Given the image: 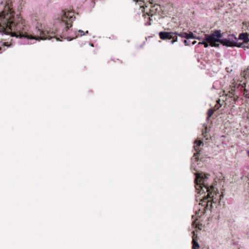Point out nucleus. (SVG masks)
<instances>
[{
    "label": "nucleus",
    "instance_id": "20e7f679",
    "mask_svg": "<svg viewBox=\"0 0 249 249\" xmlns=\"http://www.w3.org/2000/svg\"><path fill=\"white\" fill-rule=\"evenodd\" d=\"M142 8V11H144L146 14L144 15L145 24L151 25L155 23L156 20V4L153 0H133Z\"/></svg>",
    "mask_w": 249,
    "mask_h": 249
},
{
    "label": "nucleus",
    "instance_id": "f257e3e1",
    "mask_svg": "<svg viewBox=\"0 0 249 249\" xmlns=\"http://www.w3.org/2000/svg\"><path fill=\"white\" fill-rule=\"evenodd\" d=\"M4 4L3 10L0 13V32L20 38L44 40L54 37L56 40H61L54 29L43 31L36 27L34 36L28 35L25 20L19 15H16L12 0H6Z\"/></svg>",
    "mask_w": 249,
    "mask_h": 249
},
{
    "label": "nucleus",
    "instance_id": "39448f33",
    "mask_svg": "<svg viewBox=\"0 0 249 249\" xmlns=\"http://www.w3.org/2000/svg\"><path fill=\"white\" fill-rule=\"evenodd\" d=\"M205 35V40L210 43V45L212 47H219L220 43L221 44L222 38L224 34L221 33L220 30H215L210 34Z\"/></svg>",
    "mask_w": 249,
    "mask_h": 249
},
{
    "label": "nucleus",
    "instance_id": "7ed1b4c3",
    "mask_svg": "<svg viewBox=\"0 0 249 249\" xmlns=\"http://www.w3.org/2000/svg\"><path fill=\"white\" fill-rule=\"evenodd\" d=\"M63 14L61 18V20L64 23L65 27L64 30L60 35V38L71 40L78 36H81L89 33L88 31L84 32L81 30H78L77 32L70 31L69 29L72 26V23L75 18L73 13L71 11H63Z\"/></svg>",
    "mask_w": 249,
    "mask_h": 249
},
{
    "label": "nucleus",
    "instance_id": "bb28decb",
    "mask_svg": "<svg viewBox=\"0 0 249 249\" xmlns=\"http://www.w3.org/2000/svg\"><path fill=\"white\" fill-rule=\"evenodd\" d=\"M207 126H206L205 127V133L207 132Z\"/></svg>",
    "mask_w": 249,
    "mask_h": 249
},
{
    "label": "nucleus",
    "instance_id": "c85d7f7f",
    "mask_svg": "<svg viewBox=\"0 0 249 249\" xmlns=\"http://www.w3.org/2000/svg\"><path fill=\"white\" fill-rule=\"evenodd\" d=\"M248 156L249 157V150L248 151Z\"/></svg>",
    "mask_w": 249,
    "mask_h": 249
},
{
    "label": "nucleus",
    "instance_id": "a211bd4d",
    "mask_svg": "<svg viewBox=\"0 0 249 249\" xmlns=\"http://www.w3.org/2000/svg\"><path fill=\"white\" fill-rule=\"evenodd\" d=\"M205 42V35L204 34V40H202L201 42H199L198 44V45H203V44H204Z\"/></svg>",
    "mask_w": 249,
    "mask_h": 249
},
{
    "label": "nucleus",
    "instance_id": "ddd939ff",
    "mask_svg": "<svg viewBox=\"0 0 249 249\" xmlns=\"http://www.w3.org/2000/svg\"><path fill=\"white\" fill-rule=\"evenodd\" d=\"M214 109L212 108H210L208 110V111L207 112V115H208L207 118V120H209V118L213 115V114L214 113Z\"/></svg>",
    "mask_w": 249,
    "mask_h": 249
},
{
    "label": "nucleus",
    "instance_id": "2eb2a0df",
    "mask_svg": "<svg viewBox=\"0 0 249 249\" xmlns=\"http://www.w3.org/2000/svg\"><path fill=\"white\" fill-rule=\"evenodd\" d=\"M240 93V92L237 93L236 94V95L233 96V100L235 102H236L238 100V99L239 98Z\"/></svg>",
    "mask_w": 249,
    "mask_h": 249
},
{
    "label": "nucleus",
    "instance_id": "6ab92c4d",
    "mask_svg": "<svg viewBox=\"0 0 249 249\" xmlns=\"http://www.w3.org/2000/svg\"><path fill=\"white\" fill-rule=\"evenodd\" d=\"M204 47L205 48H207L209 46H210V43L208 42V41H207L206 40H205V43L204 44H203Z\"/></svg>",
    "mask_w": 249,
    "mask_h": 249
},
{
    "label": "nucleus",
    "instance_id": "423d86ee",
    "mask_svg": "<svg viewBox=\"0 0 249 249\" xmlns=\"http://www.w3.org/2000/svg\"><path fill=\"white\" fill-rule=\"evenodd\" d=\"M221 44L227 47L243 48V43L237 42V37L233 34H228L227 38L222 37Z\"/></svg>",
    "mask_w": 249,
    "mask_h": 249
},
{
    "label": "nucleus",
    "instance_id": "6e6552de",
    "mask_svg": "<svg viewBox=\"0 0 249 249\" xmlns=\"http://www.w3.org/2000/svg\"><path fill=\"white\" fill-rule=\"evenodd\" d=\"M236 89H238L240 91L239 92H242V91H247V89H245V87L244 86L239 84L237 85L236 86H234L231 88V90L229 91V93L232 95L234 96L235 95H236L237 93H239L238 91H237Z\"/></svg>",
    "mask_w": 249,
    "mask_h": 249
},
{
    "label": "nucleus",
    "instance_id": "9d476101",
    "mask_svg": "<svg viewBox=\"0 0 249 249\" xmlns=\"http://www.w3.org/2000/svg\"><path fill=\"white\" fill-rule=\"evenodd\" d=\"M237 41L238 40H243L244 42L243 44L244 43L245 44H249V34L247 33H240L238 37L237 38Z\"/></svg>",
    "mask_w": 249,
    "mask_h": 249
},
{
    "label": "nucleus",
    "instance_id": "393cba45",
    "mask_svg": "<svg viewBox=\"0 0 249 249\" xmlns=\"http://www.w3.org/2000/svg\"><path fill=\"white\" fill-rule=\"evenodd\" d=\"M200 211V209H199V210H198V211H196V214H198V213H199V211Z\"/></svg>",
    "mask_w": 249,
    "mask_h": 249
},
{
    "label": "nucleus",
    "instance_id": "0eeeda50",
    "mask_svg": "<svg viewBox=\"0 0 249 249\" xmlns=\"http://www.w3.org/2000/svg\"><path fill=\"white\" fill-rule=\"evenodd\" d=\"M182 32L178 33V32H160L159 33V36L161 39H169L172 40L170 41V43L173 44L174 42L177 41L178 36L182 37Z\"/></svg>",
    "mask_w": 249,
    "mask_h": 249
},
{
    "label": "nucleus",
    "instance_id": "1a4fd4ad",
    "mask_svg": "<svg viewBox=\"0 0 249 249\" xmlns=\"http://www.w3.org/2000/svg\"><path fill=\"white\" fill-rule=\"evenodd\" d=\"M195 145L194 146V147L195 148V151L196 152H198V147H199L201 145H203V142L202 141L196 140L194 142ZM199 154L198 153H195L193 157L192 158V160H193V158H194V160H195V161H196L198 160V158L197 157V155Z\"/></svg>",
    "mask_w": 249,
    "mask_h": 249
},
{
    "label": "nucleus",
    "instance_id": "f3484780",
    "mask_svg": "<svg viewBox=\"0 0 249 249\" xmlns=\"http://www.w3.org/2000/svg\"><path fill=\"white\" fill-rule=\"evenodd\" d=\"M184 44L186 46H189L190 45V41L187 40H183Z\"/></svg>",
    "mask_w": 249,
    "mask_h": 249
},
{
    "label": "nucleus",
    "instance_id": "7c9ffc66",
    "mask_svg": "<svg viewBox=\"0 0 249 249\" xmlns=\"http://www.w3.org/2000/svg\"><path fill=\"white\" fill-rule=\"evenodd\" d=\"M194 217V215H192V218Z\"/></svg>",
    "mask_w": 249,
    "mask_h": 249
},
{
    "label": "nucleus",
    "instance_id": "412c9836",
    "mask_svg": "<svg viewBox=\"0 0 249 249\" xmlns=\"http://www.w3.org/2000/svg\"><path fill=\"white\" fill-rule=\"evenodd\" d=\"M159 6H160V10H159L158 9V8H157V9H156L157 13V12L159 13V12H160V11L162 10V9H161V7H160V5H159Z\"/></svg>",
    "mask_w": 249,
    "mask_h": 249
},
{
    "label": "nucleus",
    "instance_id": "cd10ccee",
    "mask_svg": "<svg viewBox=\"0 0 249 249\" xmlns=\"http://www.w3.org/2000/svg\"><path fill=\"white\" fill-rule=\"evenodd\" d=\"M232 244L235 245H237L236 242H233Z\"/></svg>",
    "mask_w": 249,
    "mask_h": 249
},
{
    "label": "nucleus",
    "instance_id": "4be33fe9",
    "mask_svg": "<svg viewBox=\"0 0 249 249\" xmlns=\"http://www.w3.org/2000/svg\"><path fill=\"white\" fill-rule=\"evenodd\" d=\"M224 196L223 194L220 196V199H221Z\"/></svg>",
    "mask_w": 249,
    "mask_h": 249
},
{
    "label": "nucleus",
    "instance_id": "9b49d317",
    "mask_svg": "<svg viewBox=\"0 0 249 249\" xmlns=\"http://www.w3.org/2000/svg\"><path fill=\"white\" fill-rule=\"evenodd\" d=\"M193 233V240L192 242V249H197L199 248V245L197 241V235L195 234V232L193 231L192 232Z\"/></svg>",
    "mask_w": 249,
    "mask_h": 249
},
{
    "label": "nucleus",
    "instance_id": "aec40b11",
    "mask_svg": "<svg viewBox=\"0 0 249 249\" xmlns=\"http://www.w3.org/2000/svg\"><path fill=\"white\" fill-rule=\"evenodd\" d=\"M247 91H248L247 90V91H244V94H244V96L245 97L249 98V94H246Z\"/></svg>",
    "mask_w": 249,
    "mask_h": 249
},
{
    "label": "nucleus",
    "instance_id": "dca6fc26",
    "mask_svg": "<svg viewBox=\"0 0 249 249\" xmlns=\"http://www.w3.org/2000/svg\"><path fill=\"white\" fill-rule=\"evenodd\" d=\"M195 38H192V39H196L199 40H204V38L202 36H197L194 35Z\"/></svg>",
    "mask_w": 249,
    "mask_h": 249
},
{
    "label": "nucleus",
    "instance_id": "f03ea898",
    "mask_svg": "<svg viewBox=\"0 0 249 249\" xmlns=\"http://www.w3.org/2000/svg\"><path fill=\"white\" fill-rule=\"evenodd\" d=\"M195 178L194 183L195 188L197 193L200 195L204 194L200 201L203 203H199V205L202 206L206 205V208L208 206V202L206 201L208 198H212L213 196V192L214 190V187L212 185V180L210 178V175L204 173L196 172L194 173Z\"/></svg>",
    "mask_w": 249,
    "mask_h": 249
},
{
    "label": "nucleus",
    "instance_id": "a878e982",
    "mask_svg": "<svg viewBox=\"0 0 249 249\" xmlns=\"http://www.w3.org/2000/svg\"><path fill=\"white\" fill-rule=\"evenodd\" d=\"M195 224H196V222H195V221H193V225L194 226Z\"/></svg>",
    "mask_w": 249,
    "mask_h": 249
},
{
    "label": "nucleus",
    "instance_id": "4468645a",
    "mask_svg": "<svg viewBox=\"0 0 249 249\" xmlns=\"http://www.w3.org/2000/svg\"><path fill=\"white\" fill-rule=\"evenodd\" d=\"M221 107V104H220V100L218 99L216 101V104L213 107V109L214 111L218 110Z\"/></svg>",
    "mask_w": 249,
    "mask_h": 249
},
{
    "label": "nucleus",
    "instance_id": "5701e85b",
    "mask_svg": "<svg viewBox=\"0 0 249 249\" xmlns=\"http://www.w3.org/2000/svg\"><path fill=\"white\" fill-rule=\"evenodd\" d=\"M196 43V41H194L192 43V44L193 45H195Z\"/></svg>",
    "mask_w": 249,
    "mask_h": 249
},
{
    "label": "nucleus",
    "instance_id": "f8f14e48",
    "mask_svg": "<svg viewBox=\"0 0 249 249\" xmlns=\"http://www.w3.org/2000/svg\"><path fill=\"white\" fill-rule=\"evenodd\" d=\"M182 37L185 38L187 39H190L192 38H195L194 37V35L191 32H189V33L187 32H182Z\"/></svg>",
    "mask_w": 249,
    "mask_h": 249
},
{
    "label": "nucleus",
    "instance_id": "c756f323",
    "mask_svg": "<svg viewBox=\"0 0 249 249\" xmlns=\"http://www.w3.org/2000/svg\"><path fill=\"white\" fill-rule=\"evenodd\" d=\"M248 48H249V46L247 47Z\"/></svg>",
    "mask_w": 249,
    "mask_h": 249
},
{
    "label": "nucleus",
    "instance_id": "b1692460",
    "mask_svg": "<svg viewBox=\"0 0 249 249\" xmlns=\"http://www.w3.org/2000/svg\"><path fill=\"white\" fill-rule=\"evenodd\" d=\"M3 45L4 46H7L6 42L3 43Z\"/></svg>",
    "mask_w": 249,
    "mask_h": 249
}]
</instances>
